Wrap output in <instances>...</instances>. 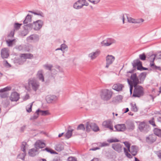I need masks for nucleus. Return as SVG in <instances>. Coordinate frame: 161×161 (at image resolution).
Here are the masks:
<instances>
[{"label": "nucleus", "mask_w": 161, "mask_h": 161, "mask_svg": "<svg viewBox=\"0 0 161 161\" xmlns=\"http://www.w3.org/2000/svg\"><path fill=\"white\" fill-rule=\"evenodd\" d=\"M45 150L47 152L50 153L52 154H57V153H56L55 151H54L53 150H52L51 149L48 148H46L45 149Z\"/></svg>", "instance_id": "603ef678"}, {"label": "nucleus", "mask_w": 161, "mask_h": 161, "mask_svg": "<svg viewBox=\"0 0 161 161\" xmlns=\"http://www.w3.org/2000/svg\"><path fill=\"white\" fill-rule=\"evenodd\" d=\"M26 61H24L22 58V55L20 54V58L19 59L18 61V63L19 64H23Z\"/></svg>", "instance_id": "3c124183"}, {"label": "nucleus", "mask_w": 161, "mask_h": 161, "mask_svg": "<svg viewBox=\"0 0 161 161\" xmlns=\"http://www.w3.org/2000/svg\"><path fill=\"white\" fill-rule=\"evenodd\" d=\"M7 96V94L6 93H1L0 94V97L1 98H5Z\"/></svg>", "instance_id": "69168bd1"}, {"label": "nucleus", "mask_w": 161, "mask_h": 161, "mask_svg": "<svg viewBox=\"0 0 161 161\" xmlns=\"http://www.w3.org/2000/svg\"><path fill=\"white\" fill-rule=\"evenodd\" d=\"M124 153L125 154V155L128 158H132V156L130 154L128 153L129 151L127 150V149L125 147L124 148Z\"/></svg>", "instance_id": "e433bc0d"}, {"label": "nucleus", "mask_w": 161, "mask_h": 161, "mask_svg": "<svg viewBox=\"0 0 161 161\" xmlns=\"http://www.w3.org/2000/svg\"><path fill=\"white\" fill-rule=\"evenodd\" d=\"M139 56L140 59L142 60H145L146 59V56L144 53L139 55Z\"/></svg>", "instance_id": "bf43d9fd"}, {"label": "nucleus", "mask_w": 161, "mask_h": 161, "mask_svg": "<svg viewBox=\"0 0 161 161\" xmlns=\"http://www.w3.org/2000/svg\"><path fill=\"white\" fill-rule=\"evenodd\" d=\"M156 139V136L154 134L149 135L146 138L147 142L149 143H152L154 142Z\"/></svg>", "instance_id": "a211bd4d"}, {"label": "nucleus", "mask_w": 161, "mask_h": 161, "mask_svg": "<svg viewBox=\"0 0 161 161\" xmlns=\"http://www.w3.org/2000/svg\"><path fill=\"white\" fill-rule=\"evenodd\" d=\"M127 19L128 22L131 23H135V19H134L131 17H129L127 15H125Z\"/></svg>", "instance_id": "58836bf2"}, {"label": "nucleus", "mask_w": 161, "mask_h": 161, "mask_svg": "<svg viewBox=\"0 0 161 161\" xmlns=\"http://www.w3.org/2000/svg\"><path fill=\"white\" fill-rule=\"evenodd\" d=\"M134 64L137 66V69L138 70H141V68H143L141 62L139 60H136L134 61Z\"/></svg>", "instance_id": "2f4dec72"}, {"label": "nucleus", "mask_w": 161, "mask_h": 161, "mask_svg": "<svg viewBox=\"0 0 161 161\" xmlns=\"http://www.w3.org/2000/svg\"><path fill=\"white\" fill-rule=\"evenodd\" d=\"M11 89V87L7 86L4 88L0 90V92L4 93V92L10 90Z\"/></svg>", "instance_id": "ea45409f"}, {"label": "nucleus", "mask_w": 161, "mask_h": 161, "mask_svg": "<svg viewBox=\"0 0 161 161\" xmlns=\"http://www.w3.org/2000/svg\"><path fill=\"white\" fill-rule=\"evenodd\" d=\"M15 40V39H13L12 40H6V42L8 46L11 47L12 46L13 42Z\"/></svg>", "instance_id": "a18cd8bd"}, {"label": "nucleus", "mask_w": 161, "mask_h": 161, "mask_svg": "<svg viewBox=\"0 0 161 161\" xmlns=\"http://www.w3.org/2000/svg\"><path fill=\"white\" fill-rule=\"evenodd\" d=\"M112 148L115 151L119 153L122 152V148L120 144L119 143H114L112 145Z\"/></svg>", "instance_id": "dca6fc26"}, {"label": "nucleus", "mask_w": 161, "mask_h": 161, "mask_svg": "<svg viewBox=\"0 0 161 161\" xmlns=\"http://www.w3.org/2000/svg\"><path fill=\"white\" fill-rule=\"evenodd\" d=\"M97 145L100 147H106L109 146V144L106 142H99L97 143Z\"/></svg>", "instance_id": "4c0bfd02"}, {"label": "nucleus", "mask_w": 161, "mask_h": 161, "mask_svg": "<svg viewBox=\"0 0 161 161\" xmlns=\"http://www.w3.org/2000/svg\"><path fill=\"white\" fill-rule=\"evenodd\" d=\"M107 142L109 143H112V142H119V140H118L115 138H112V139H108L107 140Z\"/></svg>", "instance_id": "49530a36"}, {"label": "nucleus", "mask_w": 161, "mask_h": 161, "mask_svg": "<svg viewBox=\"0 0 161 161\" xmlns=\"http://www.w3.org/2000/svg\"><path fill=\"white\" fill-rule=\"evenodd\" d=\"M38 153V150L35 147L30 150L28 152L29 155L31 157H34Z\"/></svg>", "instance_id": "bb28decb"}, {"label": "nucleus", "mask_w": 161, "mask_h": 161, "mask_svg": "<svg viewBox=\"0 0 161 161\" xmlns=\"http://www.w3.org/2000/svg\"><path fill=\"white\" fill-rule=\"evenodd\" d=\"M39 114L38 113H37L36 111L34 115L31 117L30 119L31 120H33L36 119L38 118Z\"/></svg>", "instance_id": "79ce46f5"}, {"label": "nucleus", "mask_w": 161, "mask_h": 161, "mask_svg": "<svg viewBox=\"0 0 161 161\" xmlns=\"http://www.w3.org/2000/svg\"><path fill=\"white\" fill-rule=\"evenodd\" d=\"M82 0H79L76 2L73 5V7L75 9H79L83 7Z\"/></svg>", "instance_id": "393cba45"}, {"label": "nucleus", "mask_w": 161, "mask_h": 161, "mask_svg": "<svg viewBox=\"0 0 161 161\" xmlns=\"http://www.w3.org/2000/svg\"><path fill=\"white\" fill-rule=\"evenodd\" d=\"M150 58H152L153 60H150L151 63L150 64L151 67L154 69H158L161 70V68L159 67H158L154 65V64L153 63L154 60L155 58V56L154 55H152L150 57Z\"/></svg>", "instance_id": "412c9836"}, {"label": "nucleus", "mask_w": 161, "mask_h": 161, "mask_svg": "<svg viewBox=\"0 0 161 161\" xmlns=\"http://www.w3.org/2000/svg\"><path fill=\"white\" fill-rule=\"evenodd\" d=\"M101 53L99 50L97 49L95 51L92 52L88 54V58L91 60H93L98 56Z\"/></svg>", "instance_id": "1a4fd4ad"}, {"label": "nucleus", "mask_w": 161, "mask_h": 161, "mask_svg": "<svg viewBox=\"0 0 161 161\" xmlns=\"http://www.w3.org/2000/svg\"><path fill=\"white\" fill-rule=\"evenodd\" d=\"M32 106V103H31L27 106L26 107V109L27 112L30 113L31 112Z\"/></svg>", "instance_id": "de8ad7c7"}, {"label": "nucleus", "mask_w": 161, "mask_h": 161, "mask_svg": "<svg viewBox=\"0 0 161 161\" xmlns=\"http://www.w3.org/2000/svg\"><path fill=\"white\" fill-rule=\"evenodd\" d=\"M123 143L125 144V147L127 148V149L129 151L130 148V144L128 142H123Z\"/></svg>", "instance_id": "864d4df0"}, {"label": "nucleus", "mask_w": 161, "mask_h": 161, "mask_svg": "<svg viewBox=\"0 0 161 161\" xmlns=\"http://www.w3.org/2000/svg\"><path fill=\"white\" fill-rule=\"evenodd\" d=\"M8 50L7 48H3L1 50V56L2 58H7L9 56Z\"/></svg>", "instance_id": "aec40b11"}, {"label": "nucleus", "mask_w": 161, "mask_h": 161, "mask_svg": "<svg viewBox=\"0 0 161 161\" xmlns=\"http://www.w3.org/2000/svg\"><path fill=\"white\" fill-rule=\"evenodd\" d=\"M125 126L126 129H127L129 130H133L135 128V125L134 122L130 120H128L125 122Z\"/></svg>", "instance_id": "4468645a"}, {"label": "nucleus", "mask_w": 161, "mask_h": 161, "mask_svg": "<svg viewBox=\"0 0 161 161\" xmlns=\"http://www.w3.org/2000/svg\"><path fill=\"white\" fill-rule=\"evenodd\" d=\"M130 105L131 106V111L135 112L137 111L138 109L135 103H130Z\"/></svg>", "instance_id": "c9c22d12"}, {"label": "nucleus", "mask_w": 161, "mask_h": 161, "mask_svg": "<svg viewBox=\"0 0 161 161\" xmlns=\"http://www.w3.org/2000/svg\"><path fill=\"white\" fill-rule=\"evenodd\" d=\"M91 130L94 131L99 130L98 126L94 123L87 122L86 124V130L87 132H90Z\"/></svg>", "instance_id": "423d86ee"}, {"label": "nucleus", "mask_w": 161, "mask_h": 161, "mask_svg": "<svg viewBox=\"0 0 161 161\" xmlns=\"http://www.w3.org/2000/svg\"><path fill=\"white\" fill-rule=\"evenodd\" d=\"M144 21V20L142 19H135V24H138L141 25Z\"/></svg>", "instance_id": "09e8293b"}, {"label": "nucleus", "mask_w": 161, "mask_h": 161, "mask_svg": "<svg viewBox=\"0 0 161 161\" xmlns=\"http://www.w3.org/2000/svg\"><path fill=\"white\" fill-rule=\"evenodd\" d=\"M86 129V127H85L84 125L80 124L78 126L77 130H80L83 131H84Z\"/></svg>", "instance_id": "f704fd0d"}, {"label": "nucleus", "mask_w": 161, "mask_h": 161, "mask_svg": "<svg viewBox=\"0 0 161 161\" xmlns=\"http://www.w3.org/2000/svg\"><path fill=\"white\" fill-rule=\"evenodd\" d=\"M14 31H11V32H10V34H9V35L8 36V37H13L14 36Z\"/></svg>", "instance_id": "338daca9"}, {"label": "nucleus", "mask_w": 161, "mask_h": 161, "mask_svg": "<svg viewBox=\"0 0 161 161\" xmlns=\"http://www.w3.org/2000/svg\"><path fill=\"white\" fill-rule=\"evenodd\" d=\"M52 161H60V159L58 158H54Z\"/></svg>", "instance_id": "774afa93"}, {"label": "nucleus", "mask_w": 161, "mask_h": 161, "mask_svg": "<svg viewBox=\"0 0 161 161\" xmlns=\"http://www.w3.org/2000/svg\"><path fill=\"white\" fill-rule=\"evenodd\" d=\"M115 42V41L112 38H108L103 41L101 43L102 46H108Z\"/></svg>", "instance_id": "9d476101"}, {"label": "nucleus", "mask_w": 161, "mask_h": 161, "mask_svg": "<svg viewBox=\"0 0 161 161\" xmlns=\"http://www.w3.org/2000/svg\"><path fill=\"white\" fill-rule=\"evenodd\" d=\"M4 65L7 68H9L11 67V65L9 64L7 60H4L3 62Z\"/></svg>", "instance_id": "4d7b16f0"}, {"label": "nucleus", "mask_w": 161, "mask_h": 161, "mask_svg": "<svg viewBox=\"0 0 161 161\" xmlns=\"http://www.w3.org/2000/svg\"><path fill=\"white\" fill-rule=\"evenodd\" d=\"M35 147L37 149L39 148H43L45 146V143L41 141H36L35 143Z\"/></svg>", "instance_id": "a878e982"}, {"label": "nucleus", "mask_w": 161, "mask_h": 161, "mask_svg": "<svg viewBox=\"0 0 161 161\" xmlns=\"http://www.w3.org/2000/svg\"><path fill=\"white\" fill-rule=\"evenodd\" d=\"M103 125L105 127L109 128L110 130H113V127L112 122L110 120H107L103 122Z\"/></svg>", "instance_id": "2eb2a0df"}, {"label": "nucleus", "mask_w": 161, "mask_h": 161, "mask_svg": "<svg viewBox=\"0 0 161 161\" xmlns=\"http://www.w3.org/2000/svg\"><path fill=\"white\" fill-rule=\"evenodd\" d=\"M68 161H77V159L75 157H70L68 158Z\"/></svg>", "instance_id": "e2e57ef3"}, {"label": "nucleus", "mask_w": 161, "mask_h": 161, "mask_svg": "<svg viewBox=\"0 0 161 161\" xmlns=\"http://www.w3.org/2000/svg\"><path fill=\"white\" fill-rule=\"evenodd\" d=\"M123 98L122 96L121 95H118L115 98V100L118 102L121 101Z\"/></svg>", "instance_id": "5fc2aeb1"}, {"label": "nucleus", "mask_w": 161, "mask_h": 161, "mask_svg": "<svg viewBox=\"0 0 161 161\" xmlns=\"http://www.w3.org/2000/svg\"><path fill=\"white\" fill-rule=\"evenodd\" d=\"M25 47V46L19 45L16 46V48L19 51H21L24 50V48Z\"/></svg>", "instance_id": "6e6d98bb"}, {"label": "nucleus", "mask_w": 161, "mask_h": 161, "mask_svg": "<svg viewBox=\"0 0 161 161\" xmlns=\"http://www.w3.org/2000/svg\"><path fill=\"white\" fill-rule=\"evenodd\" d=\"M19 95L17 92H12L10 97V99L12 101H17L19 99Z\"/></svg>", "instance_id": "6ab92c4d"}, {"label": "nucleus", "mask_w": 161, "mask_h": 161, "mask_svg": "<svg viewBox=\"0 0 161 161\" xmlns=\"http://www.w3.org/2000/svg\"><path fill=\"white\" fill-rule=\"evenodd\" d=\"M134 89L132 96L134 97H140L144 94V88L140 86H134Z\"/></svg>", "instance_id": "7ed1b4c3"}, {"label": "nucleus", "mask_w": 161, "mask_h": 161, "mask_svg": "<svg viewBox=\"0 0 161 161\" xmlns=\"http://www.w3.org/2000/svg\"><path fill=\"white\" fill-rule=\"evenodd\" d=\"M127 82L130 86V92L131 94L132 93L133 86H137L138 84L141 83L139 81V80L136 73L131 74L130 77V79H127Z\"/></svg>", "instance_id": "f257e3e1"}, {"label": "nucleus", "mask_w": 161, "mask_h": 161, "mask_svg": "<svg viewBox=\"0 0 161 161\" xmlns=\"http://www.w3.org/2000/svg\"><path fill=\"white\" fill-rule=\"evenodd\" d=\"M73 130H68L66 134H65V138L67 139H69L70 138L72 134V131Z\"/></svg>", "instance_id": "72a5a7b5"}, {"label": "nucleus", "mask_w": 161, "mask_h": 161, "mask_svg": "<svg viewBox=\"0 0 161 161\" xmlns=\"http://www.w3.org/2000/svg\"><path fill=\"white\" fill-rule=\"evenodd\" d=\"M146 75V74L145 72H143L141 73L140 75V80L143 81L145 79Z\"/></svg>", "instance_id": "37998d69"}, {"label": "nucleus", "mask_w": 161, "mask_h": 161, "mask_svg": "<svg viewBox=\"0 0 161 161\" xmlns=\"http://www.w3.org/2000/svg\"><path fill=\"white\" fill-rule=\"evenodd\" d=\"M36 113H38L39 114L42 116H46L50 114L48 110H42L39 109L36 110Z\"/></svg>", "instance_id": "c756f323"}, {"label": "nucleus", "mask_w": 161, "mask_h": 161, "mask_svg": "<svg viewBox=\"0 0 161 161\" xmlns=\"http://www.w3.org/2000/svg\"><path fill=\"white\" fill-rule=\"evenodd\" d=\"M125 15L126 14H123L120 17V19H122L123 21V24H124L125 23V18H126Z\"/></svg>", "instance_id": "0e129e2a"}, {"label": "nucleus", "mask_w": 161, "mask_h": 161, "mask_svg": "<svg viewBox=\"0 0 161 161\" xmlns=\"http://www.w3.org/2000/svg\"><path fill=\"white\" fill-rule=\"evenodd\" d=\"M115 128L118 131H124L126 129V127L125 124H117L114 126Z\"/></svg>", "instance_id": "f3484780"}, {"label": "nucleus", "mask_w": 161, "mask_h": 161, "mask_svg": "<svg viewBox=\"0 0 161 161\" xmlns=\"http://www.w3.org/2000/svg\"><path fill=\"white\" fill-rule=\"evenodd\" d=\"M61 50L64 53V51L66 50L67 49V46L64 44H63L61 45Z\"/></svg>", "instance_id": "a19ab883"}, {"label": "nucleus", "mask_w": 161, "mask_h": 161, "mask_svg": "<svg viewBox=\"0 0 161 161\" xmlns=\"http://www.w3.org/2000/svg\"><path fill=\"white\" fill-rule=\"evenodd\" d=\"M88 1L94 4H96L99 2L100 0H88Z\"/></svg>", "instance_id": "13d9d810"}, {"label": "nucleus", "mask_w": 161, "mask_h": 161, "mask_svg": "<svg viewBox=\"0 0 161 161\" xmlns=\"http://www.w3.org/2000/svg\"><path fill=\"white\" fill-rule=\"evenodd\" d=\"M46 99L47 103H51L55 102L57 99V97L55 95H48L46 97Z\"/></svg>", "instance_id": "f8f14e48"}, {"label": "nucleus", "mask_w": 161, "mask_h": 161, "mask_svg": "<svg viewBox=\"0 0 161 161\" xmlns=\"http://www.w3.org/2000/svg\"><path fill=\"white\" fill-rule=\"evenodd\" d=\"M123 85L120 83L114 84L112 86V89L117 91L119 92L122 90L124 87Z\"/></svg>", "instance_id": "4be33fe9"}, {"label": "nucleus", "mask_w": 161, "mask_h": 161, "mask_svg": "<svg viewBox=\"0 0 161 161\" xmlns=\"http://www.w3.org/2000/svg\"><path fill=\"white\" fill-rule=\"evenodd\" d=\"M44 67L45 68L50 70L53 67L52 65H51L46 64L44 65Z\"/></svg>", "instance_id": "680f3d73"}, {"label": "nucleus", "mask_w": 161, "mask_h": 161, "mask_svg": "<svg viewBox=\"0 0 161 161\" xmlns=\"http://www.w3.org/2000/svg\"><path fill=\"white\" fill-rule=\"evenodd\" d=\"M139 128L141 131L146 132L148 131L149 127L148 126L145 125L144 123H141L139 124Z\"/></svg>", "instance_id": "ddd939ff"}, {"label": "nucleus", "mask_w": 161, "mask_h": 161, "mask_svg": "<svg viewBox=\"0 0 161 161\" xmlns=\"http://www.w3.org/2000/svg\"><path fill=\"white\" fill-rule=\"evenodd\" d=\"M128 151L132 155L135 156L137 153L138 148L137 147L135 146H132Z\"/></svg>", "instance_id": "b1692460"}, {"label": "nucleus", "mask_w": 161, "mask_h": 161, "mask_svg": "<svg viewBox=\"0 0 161 161\" xmlns=\"http://www.w3.org/2000/svg\"><path fill=\"white\" fill-rule=\"evenodd\" d=\"M22 25V24H20L17 23H15L14 25V30H19L20 28Z\"/></svg>", "instance_id": "8fccbe9b"}, {"label": "nucleus", "mask_w": 161, "mask_h": 161, "mask_svg": "<svg viewBox=\"0 0 161 161\" xmlns=\"http://www.w3.org/2000/svg\"><path fill=\"white\" fill-rule=\"evenodd\" d=\"M44 72L42 70L40 69L38 70L37 74V77L39 80L42 82L44 81V78L43 76Z\"/></svg>", "instance_id": "5701e85b"}, {"label": "nucleus", "mask_w": 161, "mask_h": 161, "mask_svg": "<svg viewBox=\"0 0 161 161\" xmlns=\"http://www.w3.org/2000/svg\"><path fill=\"white\" fill-rule=\"evenodd\" d=\"M28 145L25 142H22L21 145V150L23 152V153L20 154L18 155V158L22 159H23L25 156V149L27 147Z\"/></svg>", "instance_id": "6e6552de"}, {"label": "nucleus", "mask_w": 161, "mask_h": 161, "mask_svg": "<svg viewBox=\"0 0 161 161\" xmlns=\"http://www.w3.org/2000/svg\"><path fill=\"white\" fill-rule=\"evenodd\" d=\"M113 92L110 90L104 89L102 90L101 94V98L104 101L109 100L112 97Z\"/></svg>", "instance_id": "20e7f679"}, {"label": "nucleus", "mask_w": 161, "mask_h": 161, "mask_svg": "<svg viewBox=\"0 0 161 161\" xmlns=\"http://www.w3.org/2000/svg\"><path fill=\"white\" fill-rule=\"evenodd\" d=\"M154 133L156 136H157L159 137H161V130L157 128H155L154 129Z\"/></svg>", "instance_id": "473e14b6"}, {"label": "nucleus", "mask_w": 161, "mask_h": 161, "mask_svg": "<svg viewBox=\"0 0 161 161\" xmlns=\"http://www.w3.org/2000/svg\"><path fill=\"white\" fill-rule=\"evenodd\" d=\"M21 55L24 61H26L27 59H31L33 57L32 54L30 53H23L21 54Z\"/></svg>", "instance_id": "cd10ccee"}, {"label": "nucleus", "mask_w": 161, "mask_h": 161, "mask_svg": "<svg viewBox=\"0 0 161 161\" xmlns=\"http://www.w3.org/2000/svg\"><path fill=\"white\" fill-rule=\"evenodd\" d=\"M31 16L30 14H28L26 17L25 19L23 21L24 24H27L31 21Z\"/></svg>", "instance_id": "7c9ffc66"}, {"label": "nucleus", "mask_w": 161, "mask_h": 161, "mask_svg": "<svg viewBox=\"0 0 161 161\" xmlns=\"http://www.w3.org/2000/svg\"><path fill=\"white\" fill-rule=\"evenodd\" d=\"M55 150L57 151L60 152L64 149V144L60 143L56 145L55 147Z\"/></svg>", "instance_id": "c85d7f7f"}, {"label": "nucleus", "mask_w": 161, "mask_h": 161, "mask_svg": "<svg viewBox=\"0 0 161 161\" xmlns=\"http://www.w3.org/2000/svg\"><path fill=\"white\" fill-rule=\"evenodd\" d=\"M43 24V22L41 20H37L34 22L33 24H29L25 25V27H28V30L33 29L36 31L39 30L42 27Z\"/></svg>", "instance_id": "f03ea898"}, {"label": "nucleus", "mask_w": 161, "mask_h": 161, "mask_svg": "<svg viewBox=\"0 0 161 161\" xmlns=\"http://www.w3.org/2000/svg\"><path fill=\"white\" fill-rule=\"evenodd\" d=\"M149 123L152 125L153 127H156V125L155 124L154 119V118H152L149 121Z\"/></svg>", "instance_id": "c03bdc74"}, {"label": "nucleus", "mask_w": 161, "mask_h": 161, "mask_svg": "<svg viewBox=\"0 0 161 161\" xmlns=\"http://www.w3.org/2000/svg\"><path fill=\"white\" fill-rule=\"evenodd\" d=\"M115 60V57L112 55H108L106 57V68H108Z\"/></svg>", "instance_id": "9b49d317"}, {"label": "nucleus", "mask_w": 161, "mask_h": 161, "mask_svg": "<svg viewBox=\"0 0 161 161\" xmlns=\"http://www.w3.org/2000/svg\"><path fill=\"white\" fill-rule=\"evenodd\" d=\"M28 83L29 86L35 92H36L40 87L39 82L33 78L29 79Z\"/></svg>", "instance_id": "39448f33"}, {"label": "nucleus", "mask_w": 161, "mask_h": 161, "mask_svg": "<svg viewBox=\"0 0 161 161\" xmlns=\"http://www.w3.org/2000/svg\"><path fill=\"white\" fill-rule=\"evenodd\" d=\"M28 31L26 30H24L21 32V35L22 36H25L28 34Z\"/></svg>", "instance_id": "052dcab7"}, {"label": "nucleus", "mask_w": 161, "mask_h": 161, "mask_svg": "<svg viewBox=\"0 0 161 161\" xmlns=\"http://www.w3.org/2000/svg\"><path fill=\"white\" fill-rule=\"evenodd\" d=\"M39 39V35L36 34H33L28 37L26 38V40L29 42H38Z\"/></svg>", "instance_id": "0eeeda50"}]
</instances>
